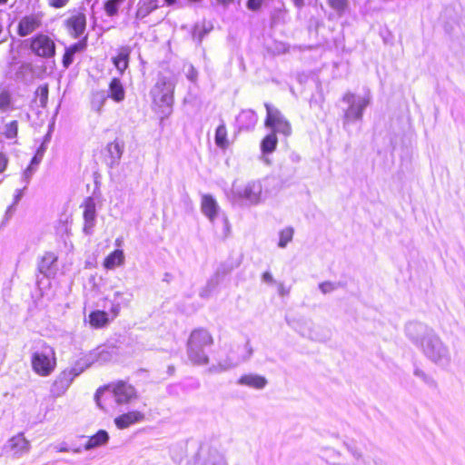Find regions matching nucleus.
<instances>
[{"label":"nucleus","mask_w":465,"mask_h":465,"mask_svg":"<svg viewBox=\"0 0 465 465\" xmlns=\"http://www.w3.org/2000/svg\"><path fill=\"white\" fill-rule=\"evenodd\" d=\"M73 450V452H74V453H80V452H81V449H80V448H75V449H74V450Z\"/></svg>","instance_id":"60"},{"label":"nucleus","mask_w":465,"mask_h":465,"mask_svg":"<svg viewBox=\"0 0 465 465\" xmlns=\"http://www.w3.org/2000/svg\"><path fill=\"white\" fill-rule=\"evenodd\" d=\"M343 102L348 104L344 113V127L351 122L361 121L364 109L371 102L370 95L359 96L352 93H346L342 97Z\"/></svg>","instance_id":"9"},{"label":"nucleus","mask_w":465,"mask_h":465,"mask_svg":"<svg viewBox=\"0 0 465 465\" xmlns=\"http://www.w3.org/2000/svg\"><path fill=\"white\" fill-rule=\"evenodd\" d=\"M109 96L116 103L124 101L125 97V92L121 81L118 78H114L110 82Z\"/></svg>","instance_id":"28"},{"label":"nucleus","mask_w":465,"mask_h":465,"mask_svg":"<svg viewBox=\"0 0 465 465\" xmlns=\"http://www.w3.org/2000/svg\"><path fill=\"white\" fill-rule=\"evenodd\" d=\"M38 91L40 92V99H41V103L42 104H45L47 100V96H48V88L47 86H41L39 87Z\"/></svg>","instance_id":"49"},{"label":"nucleus","mask_w":465,"mask_h":465,"mask_svg":"<svg viewBox=\"0 0 465 465\" xmlns=\"http://www.w3.org/2000/svg\"><path fill=\"white\" fill-rule=\"evenodd\" d=\"M43 156H44V149L42 147H40L37 150L35 155L31 160L30 165L37 168L38 164L41 163V161L43 159Z\"/></svg>","instance_id":"42"},{"label":"nucleus","mask_w":465,"mask_h":465,"mask_svg":"<svg viewBox=\"0 0 465 465\" xmlns=\"http://www.w3.org/2000/svg\"><path fill=\"white\" fill-rule=\"evenodd\" d=\"M95 203L91 197L87 198L84 203V232L85 234H91L95 225Z\"/></svg>","instance_id":"16"},{"label":"nucleus","mask_w":465,"mask_h":465,"mask_svg":"<svg viewBox=\"0 0 465 465\" xmlns=\"http://www.w3.org/2000/svg\"><path fill=\"white\" fill-rule=\"evenodd\" d=\"M109 434L104 430H98L94 435L89 437L87 442L84 444V449L90 450L95 448L105 446L109 441Z\"/></svg>","instance_id":"22"},{"label":"nucleus","mask_w":465,"mask_h":465,"mask_svg":"<svg viewBox=\"0 0 465 465\" xmlns=\"http://www.w3.org/2000/svg\"><path fill=\"white\" fill-rule=\"evenodd\" d=\"M267 116L265 119V125L272 129V133H280L284 135H290L292 127L290 123L285 119L282 114L276 107L265 103Z\"/></svg>","instance_id":"10"},{"label":"nucleus","mask_w":465,"mask_h":465,"mask_svg":"<svg viewBox=\"0 0 465 465\" xmlns=\"http://www.w3.org/2000/svg\"><path fill=\"white\" fill-rule=\"evenodd\" d=\"M7 1H8V0H0V4H1V5H5V4H6V3H7Z\"/></svg>","instance_id":"62"},{"label":"nucleus","mask_w":465,"mask_h":465,"mask_svg":"<svg viewBox=\"0 0 465 465\" xmlns=\"http://www.w3.org/2000/svg\"><path fill=\"white\" fill-rule=\"evenodd\" d=\"M89 355L94 357V362L104 363L113 359V352L109 349L103 348L99 349L95 352H92Z\"/></svg>","instance_id":"36"},{"label":"nucleus","mask_w":465,"mask_h":465,"mask_svg":"<svg viewBox=\"0 0 465 465\" xmlns=\"http://www.w3.org/2000/svg\"><path fill=\"white\" fill-rule=\"evenodd\" d=\"M405 334L428 361L443 369L450 365V350L432 328L420 322H410L405 325Z\"/></svg>","instance_id":"1"},{"label":"nucleus","mask_w":465,"mask_h":465,"mask_svg":"<svg viewBox=\"0 0 465 465\" xmlns=\"http://www.w3.org/2000/svg\"><path fill=\"white\" fill-rule=\"evenodd\" d=\"M223 236L227 237L230 232V223H229L227 217H225V216L223 217Z\"/></svg>","instance_id":"54"},{"label":"nucleus","mask_w":465,"mask_h":465,"mask_svg":"<svg viewBox=\"0 0 465 465\" xmlns=\"http://www.w3.org/2000/svg\"><path fill=\"white\" fill-rule=\"evenodd\" d=\"M348 450L358 461L361 460L364 465H370V463L363 458L361 451H360L356 447L349 446Z\"/></svg>","instance_id":"41"},{"label":"nucleus","mask_w":465,"mask_h":465,"mask_svg":"<svg viewBox=\"0 0 465 465\" xmlns=\"http://www.w3.org/2000/svg\"><path fill=\"white\" fill-rule=\"evenodd\" d=\"M278 293L280 296L283 297L289 294L290 289L287 288L282 282H279L278 284Z\"/></svg>","instance_id":"50"},{"label":"nucleus","mask_w":465,"mask_h":465,"mask_svg":"<svg viewBox=\"0 0 465 465\" xmlns=\"http://www.w3.org/2000/svg\"><path fill=\"white\" fill-rule=\"evenodd\" d=\"M70 0H47L50 6L54 8H63L68 5Z\"/></svg>","instance_id":"47"},{"label":"nucleus","mask_w":465,"mask_h":465,"mask_svg":"<svg viewBox=\"0 0 465 465\" xmlns=\"http://www.w3.org/2000/svg\"><path fill=\"white\" fill-rule=\"evenodd\" d=\"M107 151L114 161H119L124 152V146L117 141H114L107 145Z\"/></svg>","instance_id":"38"},{"label":"nucleus","mask_w":465,"mask_h":465,"mask_svg":"<svg viewBox=\"0 0 465 465\" xmlns=\"http://www.w3.org/2000/svg\"><path fill=\"white\" fill-rule=\"evenodd\" d=\"M173 459L177 461L179 464L183 465V460L182 458H178L175 454H173Z\"/></svg>","instance_id":"59"},{"label":"nucleus","mask_w":465,"mask_h":465,"mask_svg":"<svg viewBox=\"0 0 465 465\" xmlns=\"http://www.w3.org/2000/svg\"><path fill=\"white\" fill-rule=\"evenodd\" d=\"M31 48L35 54L42 57H51L55 52L54 41L44 35H39L33 39Z\"/></svg>","instance_id":"12"},{"label":"nucleus","mask_w":465,"mask_h":465,"mask_svg":"<svg viewBox=\"0 0 465 465\" xmlns=\"http://www.w3.org/2000/svg\"><path fill=\"white\" fill-rule=\"evenodd\" d=\"M74 56V54L70 53V51H68V49H65V53L63 57V65L65 68H68L73 64Z\"/></svg>","instance_id":"45"},{"label":"nucleus","mask_w":465,"mask_h":465,"mask_svg":"<svg viewBox=\"0 0 465 465\" xmlns=\"http://www.w3.org/2000/svg\"><path fill=\"white\" fill-rule=\"evenodd\" d=\"M107 96L104 91H98L93 94L91 106L95 112H101Z\"/></svg>","instance_id":"32"},{"label":"nucleus","mask_w":465,"mask_h":465,"mask_svg":"<svg viewBox=\"0 0 465 465\" xmlns=\"http://www.w3.org/2000/svg\"><path fill=\"white\" fill-rule=\"evenodd\" d=\"M109 315V311L95 310L89 314L88 321L94 328H104L110 322Z\"/></svg>","instance_id":"24"},{"label":"nucleus","mask_w":465,"mask_h":465,"mask_svg":"<svg viewBox=\"0 0 465 465\" xmlns=\"http://www.w3.org/2000/svg\"><path fill=\"white\" fill-rule=\"evenodd\" d=\"M124 262V254L122 250H115L111 252L104 261V266L107 270H114Z\"/></svg>","instance_id":"27"},{"label":"nucleus","mask_w":465,"mask_h":465,"mask_svg":"<svg viewBox=\"0 0 465 465\" xmlns=\"http://www.w3.org/2000/svg\"><path fill=\"white\" fill-rule=\"evenodd\" d=\"M173 90L174 84L172 80L160 77L151 91L153 102L163 116H168L172 112Z\"/></svg>","instance_id":"8"},{"label":"nucleus","mask_w":465,"mask_h":465,"mask_svg":"<svg viewBox=\"0 0 465 465\" xmlns=\"http://www.w3.org/2000/svg\"><path fill=\"white\" fill-rule=\"evenodd\" d=\"M263 0H248L247 8L252 11L259 10L262 5Z\"/></svg>","instance_id":"46"},{"label":"nucleus","mask_w":465,"mask_h":465,"mask_svg":"<svg viewBox=\"0 0 465 465\" xmlns=\"http://www.w3.org/2000/svg\"><path fill=\"white\" fill-rule=\"evenodd\" d=\"M187 77L190 81L195 82L197 79V71L191 66L187 72Z\"/></svg>","instance_id":"51"},{"label":"nucleus","mask_w":465,"mask_h":465,"mask_svg":"<svg viewBox=\"0 0 465 465\" xmlns=\"http://www.w3.org/2000/svg\"><path fill=\"white\" fill-rule=\"evenodd\" d=\"M205 34V32H197L196 30L194 31L193 33V38H197L198 39V42H201L203 37V35Z\"/></svg>","instance_id":"56"},{"label":"nucleus","mask_w":465,"mask_h":465,"mask_svg":"<svg viewBox=\"0 0 465 465\" xmlns=\"http://www.w3.org/2000/svg\"><path fill=\"white\" fill-rule=\"evenodd\" d=\"M237 383L255 390H262L268 383L264 376L256 373H247L242 375Z\"/></svg>","instance_id":"19"},{"label":"nucleus","mask_w":465,"mask_h":465,"mask_svg":"<svg viewBox=\"0 0 465 465\" xmlns=\"http://www.w3.org/2000/svg\"><path fill=\"white\" fill-rule=\"evenodd\" d=\"M130 51L128 48L124 47L120 50L117 56L113 58V63L116 69L123 74L128 66Z\"/></svg>","instance_id":"29"},{"label":"nucleus","mask_w":465,"mask_h":465,"mask_svg":"<svg viewBox=\"0 0 465 465\" xmlns=\"http://www.w3.org/2000/svg\"><path fill=\"white\" fill-rule=\"evenodd\" d=\"M84 48H85V43L84 41H80L78 43H75V44L70 45L66 49H68V51H70V53H72L73 54H75L78 52L84 51Z\"/></svg>","instance_id":"43"},{"label":"nucleus","mask_w":465,"mask_h":465,"mask_svg":"<svg viewBox=\"0 0 465 465\" xmlns=\"http://www.w3.org/2000/svg\"><path fill=\"white\" fill-rule=\"evenodd\" d=\"M201 211L213 223L220 213V206L213 195L203 194L201 197Z\"/></svg>","instance_id":"14"},{"label":"nucleus","mask_w":465,"mask_h":465,"mask_svg":"<svg viewBox=\"0 0 465 465\" xmlns=\"http://www.w3.org/2000/svg\"><path fill=\"white\" fill-rule=\"evenodd\" d=\"M58 451H60V452H68V451H70V449L67 448L66 446H61V447L58 448Z\"/></svg>","instance_id":"58"},{"label":"nucleus","mask_w":465,"mask_h":465,"mask_svg":"<svg viewBox=\"0 0 465 465\" xmlns=\"http://www.w3.org/2000/svg\"><path fill=\"white\" fill-rule=\"evenodd\" d=\"M33 371L40 377L50 376L56 368V353L54 349L44 341H38L31 354Z\"/></svg>","instance_id":"6"},{"label":"nucleus","mask_w":465,"mask_h":465,"mask_svg":"<svg viewBox=\"0 0 465 465\" xmlns=\"http://www.w3.org/2000/svg\"><path fill=\"white\" fill-rule=\"evenodd\" d=\"M133 294L127 292L116 291L112 297H105L104 308L109 310L111 319L116 318L120 312L121 306H127L132 301Z\"/></svg>","instance_id":"11"},{"label":"nucleus","mask_w":465,"mask_h":465,"mask_svg":"<svg viewBox=\"0 0 465 465\" xmlns=\"http://www.w3.org/2000/svg\"><path fill=\"white\" fill-rule=\"evenodd\" d=\"M213 343V339L208 331L197 329L192 331L187 343L189 360L196 365H206L209 362V357L204 348Z\"/></svg>","instance_id":"7"},{"label":"nucleus","mask_w":465,"mask_h":465,"mask_svg":"<svg viewBox=\"0 0 465 465\" xmlns=\"http://www.w3.org/2000/svg\"><path fill=\"white\" fill-rule=\"evenodd\" d=\"M252 354V348L249 342L243 345H232L224 350L223 355H220L217 362L212 364L207 372L210 374H219L233 369L241 363L246 361Z\"/></svg>","instance_id":"3"},{"label":"nucleus","mask_w":465,"mask_h":465,"mask_svg":"<svg viewBox=\"0 0 465 465\" xmlns=\"http://www.w3.org/2000/svg\"><path fill=\"white\" fill-rule=\"evenodd\" d=\"M320 290L322 293H329L336 289V285L331 282H322L319 285Z\"/></svg>","instance_id":"44"},{"label":"nucleus","mask_w":465,"mask_h":465,"mask_svg":"<svg viewBox=\"0 0 465 465\" xmlns=\"http://www.w3.org/2000/svg\"><path fill=\"white\" fill-rule=\"evenodd\" d=\"M125 0H107L104 3V11L108 16H114L118 13L119 7Z\"/></svg>","instance_id":"39"},{"label":"nucleus","mask_w":465,"mask_h":465,"mask_svg":"<svg viewBox=\"0 0 465 465\" xmlns=\"http://www.w3.org/2000/svg\"><path fill=\"white\" fill-rule=\"evenodd\" d=\"M236 121L240 129L251 130L256 125L258 117L254 111L248 109L242 110Z\"/></svg>","instance_id":"21"},{"label":"nucleus","mask_w":465,"mask_h":465,"mask_svg":"<svg viewBox=\"0 0 465 465\" xmlns=\"http://www.w3.org/2000/svg\"><path fill=\"white\" fill-rule=\"evenodd\" d=\"M38 26L39 21L35 16H25L19 22L18 34L21 36H26L33 33Z\"/></svg>","instance_id":"25"},{"label":"nucleus","mask_w":465,"mask_h":465,"mask_svg":"<svg viewBox=\"0 0 465 465\" xmlns=\"http://www.w3.org/2000/svg\"><path fill=\"white\" fill-rule=\"evenodd\" d=\"M328 5L337 13L341 14L345 11L348 1L347 0H328Z\"/></svg>","instance_id":"40"},{"label":"nucleus","mask_w":465,"mask_h":465,"mask_svg":"<svg viewBox=\"0 0 465 465\" xmlns=\"http://www.w3.org/2000/svg\"><path fill=\"white\" fill-rule=\"evenodd\" d=\"M230 201L240 207H252L262 204L266 199L262 181H249L242 185H233L228 195Z\"/></svg>","instance_id":"2"},{"label":"nucleus","mask_w":465,"mask_h":465,"mask_svg":"<svg viewBox=\"0 0 465 465\" xmlns=\"http://www.w3.org/2000/svg\"><path fill=\"white\" fill-rule=\"evenodd\" d=\"M292 2L298 9H302L305 5V0H292Z\"/></svg>","instance_id":"55"},{"label":"nucleus","mask_w":465,"mask_h":465,"mask_svg":"<svg viewBox=\"0 0 465 465\" xmlns=\"http://www.w3.org/2000/svg\"><path fill=\"white\" fill-rule=\"evenodd\" d=\"M187 459L183 465H228L218 448L210 443L201 445L195 442L187 444Z\"/></svg>","instance_id":"5"},{"label":"nucleus","mask_w":465,"mask_h":465,"mask_svg":"<svg viewBox=\"0 0 465 465\" xmlns=\"http://www.w3.org/2000/svg\"><path fill=\"white\" fill-rule=\"evenodd\" d=\"M414 376L419 378L420 381L424 382L425 385H427L429 388L436 389L437 388V381L434 380L432 376L426 373L421 369L416 367L413 371Z\"/></svg>","instance_id":"33"},{"label":"nucleus","mask_w":465,"mask_h":465,"mask_svg":"<svg viewBox=\"0 0 465 465\" xmlns=\"http://www.w3.org/2000/svg\"><path fill=\"white\" fill-rule=\"evenodd\" d=\"M167 4L172 5L175 2V0H165Z\"/></svg>","instance_id":"61"},{"label":"nucleus","mask_w":465,"mask_h":465,"mask_svg":"<svg viewBox=\"0 0 465 465\" xmlns=\"http://www.w3.org/2000/svg\"><path fill=\"white\" fill-rule=\"evenodd\" d=\"M57 256L54 252H45L38 263V271L45 277L54 276L57 270Z\"/></svg>","instance_id":"18"},{"label":"nucleus","mask_w":465,"mask_h":465,"mask_svg":"<svg viewBox=\"0 0 465 465\" xmlns=\"http://www.w3.org/2000/svg\"><path fill=\"white\" fill-rule=\"evenodd\" d=\"M157 7V0H140L138 2L135 16L137 19H143Z\"/></svg>","instance_id":"26"},{"label":"nucleus","mask_w":465,"mask_h":465,"mask_svg":"<svg viewBox=\"0 0 465 465\" xmlns=\"http://www.w3.org/2000/svg\"><path fill=\"white\" fill-rule=\"evenodd\" d=\"M8 446L17 456H22L25 453H27L30 450V442L22 433L12 437L8 441Z\"/></svg>","instance_id":"20"},{"label":"nucleus","mask_w":465,"mask_h":465,"mask_svg":"<svg viewBox=\"0 0 465 465\" xmlns=\"http://www.w3.org/2000/svg\"><path fill=\"white\" fill-rule=\"evenodd\" d=\"M217 3L223 5H228L231 4L233 0H216Z\"/></svg>","instance_id":"57"},{"label":"nucleus","mask_w":465,"mask_h":465,"mask_svg":"<svg viewBox=\"0 0 465 465\" xmlns=\"http://www.w3.org/2000/svg\"><path fill=\"white\" fill-rule=\"evenodd\" d=\"M144 420V414L138 411H132L124 413L114 419V424L117 429L124 430L130 426L139 423Z\"/></svg>","instance_id":"17"},{"label":"nucleus","mask_w":465,"mask_h":465,"mask_svg":"<svg viewBox=\"0 0 465 465\" xmlns=\"http://www.w3.org/2000/svg\"><path fill=\"white\" fill-rule=\"evenodd\" d=\"M215 143L220 148H226L228 146L227 130L223 123L221 124L216 129Z\"/></svg>","instance_id":"31"},{"label":"nucleus","mask_w":465,"mask_h":465,"mask_svg":"<svg viewBox=\"0 0 465 465\" xmlns=\"http://www.w3.org/2000/svg\"><path fill=\"white\" fill-rule=\"evenodd\" d=\"M136 397L137 393L134 386L124 381H118L104 389H99L95 393V401L101 410L107 412L109 411L105 402L107 399H114L116 404L124 405L128 404Z\"/></svg>","instance_id":"4"},{"label":"nucleus","mask_w":465,"mask_h":465,"mask_svg":"<svg viewBox=\"0 0 465 465\" xmlns=\"http://www.w3.org/2000/svg\"><path fill=\"white\" fill-rule=\"evenodd\" d=\"M277 145V137L274 133H271L262 141V150L263 153H272Z\"/></svg>","instance_id":"34"},{"label":"nucleus","mask_w":465,"mask_h":465,"mask_svg":"<svg viewBox=\"0 0 465 465\" xmlns=\"http://www.w3.org/2000/svg\"><path fill=\"white\" fill-rule=\"evenodd\" d=\"M18 133V123L14 120L5 124L3 127L2 134L6 139H14L17 136Z\"/></svg>","instance_id":"37"},{"label":"nucleus","mask_w":465,"mask_h":465,"mask_svg":"<svg viewBox=\"0 0 465 465\" xmlns=\"http://www.w3.org/2000/svg\"><path fill=\"white\" fill-rule=\"evenodd\" d=\"M36 171V168L30 165L25 170L24 173H23V177L26 183H29L31 177L33 176V174L35 173V172Z\"/></svg>","instance_id":"48"},{"label":"nucleus","mask_w":465,"mask_h":465,"mask_svg":"<svg viewBox=\"0 0 465 465\" xmlns=\"http://www.w3.org/2000/svg\"><path fill=\"white\" fill-rule=\"evenodd\" d=\"M262 279L264 282H267V283L272 284L275 282V281L270 272H263Z\"/></svg>","instance_id":"52"},{"label":"nucleus","mask_w":465,"mask_h":465,"mask_svg":"<svg viewBox=\"0 0 465 465\" xmlns=\"http://www.w3.org/2000/svg\"><path fill=\"white\" fill-rule=\"evenodd\" d=\"M14 109L12 94L8 90L0 91V112L6 113Z\"/></svg>","instance_id":"30"},{"label":"nucleus","mask_w":465,"mask_h":465,"mask_svg":"<svg viewBox=\"0 0 465 465\" xmlns=\"http://www.w3.org/2000/svg\"><path fill=\"white\" fill-rule=\"evenodd\" d=\"M7 158L5 154L0 153V173H3L7 166Z\"/></svg>","instance_id":"53"},{"label":"nucleus","mask_w":465,"mask_h":465,"mask_svg":"<svg viewBox=\"0 0 465 465\" xmlns=\"http://www.w3.org/2000/svg\"><path fill=\"white\" fill-rule=\"evenodd\" d=\"M69 34L74 37H80L85 31L86 17L82 13L73 15L65 21Z\"/></svg>","instance_id":"15"},{"label":"nucleus","mask_w":465,"mask_h":465,"mask_svg":"<svg viewBox=\"0 0 465 465\" xmlns=\"http://www.w3.org/2000/svg\"><path fill=\"white\" fill-rule=\"evenodd\" d=\"M294 230L292 227H286L279 232V242L280 248H285L289 242L292 241Z\"/></svg>","instance_id":"35"},{"label":"nucleus","mask_w":465,"mask_h":465,"mask_svg":"<svg viewBox=\"0 0 465 465\" xmlns=\"http://www.w3.org/2000/svg\"><path fill=\"white\" fill-rule=\"evenodd\" d=\"M74 379L71 376V373L69 371H66L64 370L61 371L54 381L50 392L52 396L58 398L63 396L66 391L69 389L70 385L72 384Z\"/></svg>","instance_id":"13"},{"label":"nucleus","mask_w":465,"mask_h":465,"mask_svg":"<svg viewBox=\"0 0 465 465\" xmlns=\"http://www.w3.org/2000/svg\"><path fill=\"white\" fill-rule=\"evenodd\" d=\"M94 363V357L92 355H86L79 359L71 368L65 369V371H69L71 373L72 378L74 380L77 376H79L82 372H84L87 368H89Z\"/></svg>","instance_id":"23"}]
</instances>
